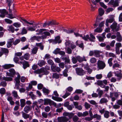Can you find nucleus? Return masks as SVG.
<instances>
[{
  "label": "nucleus",
  "instance_id": "f257e3e1",
  "mask_svg": "<svg viewBox=\"0 0 122 122\" xmlns=\"http://www.w3.org/2000/svg\"><path fill=\"white\" fill-rule=\"evenodd\" d=\"M9 72H7L6 73L7 76L11 77H4L3 78V80L7 81H10L13 80L12 77H14V75L15 74V71L13 68H11L9 70Z\"/></svg>",
  "mask_w": 122,
  "mask_h": 122
},
{
  "label": "nucleus",
  "instance_id": "f03ea898",
  "mask_svg": "<svg viewBox=\"0 0 122 122\" xmlns=\"http://www.w3.org/2000/svg\"><path fill=\"white\" fill-rule=\"evenodd\" d=\"M97 68L99 70L103 69L106 66L105 63L104 61L100 60L97 61Z\"/></svg>",
  "mask_w": 122,
  "mask_h": 122
},
{
  "label": "nucleus",
  "instance_id": "7ed1b4c3",
  "mask_svg": "<svg viewBox=\"0 0 122 122\" xmlns=\"http://www.w3.org/2000/svg\"><path fill=\"white\" fill-rule=\"evenodd\" d=\"M110 28L113 31H117L119 29V26L118 25L117 23L114 22L110 26Z\"/></svg>",
  "mask_w": 122,
  "mask_h": 122
},
{
  "label": "nucleus",
  "instance_id": "20e7f679",
  "mask_svg": "<svg viewBox=\"0 0 122 122\" xmlns=\"http://www.w3.org/2000/svg\"><path fill=\"white\" fill-rule=\"evenodd\" d=\"M35 73L39 74L41 73H43V74L47 75L49 74V72L45 71L44 68L42 67L40 69H37L34 71Z\"/></svg>",
  "mask_w": 122,
  "mask_h": 122
},
{
  "label": "nucleus",
  "instance_id": "39448f33",
  "mask_svg": "<svg viewBox=\"0 0 122 122\" xmlns=\"http://www.w3.org/2000/svg\"><path fill=\"white\" fill-rule=\"evenodd\" d=\"M76 71L77 74L79 76H83L86 73L81 68H76Z\"/></svg>",
  "mask_w": 122,
  "mask_h": 122
},
{
  "label": "nucleus",
  "instance_id": "423d86ee",
  "mask_svg": "<svg viewBox=\"0 0 122 122\" xmlns=\"http://www.w3.org/2000/svg\"><path fill=\"white\" fill-rule=\"evenodd\" d=\"M60 37L59 36H57L56 37L55 39H51L49 40V41L50 42H52L53 44H55L57 43H61V41L60 40Z\"/></svg>",
  "mask_w": 122,
  "mask_h": 122
},
{
  "label": "nucleus",
  "instance_id": "0eeeda50",
  "mask_svg": "<svg viewBox=\"0 0 122 122\" xmlns=\"http://www.w3.org/2000/svg\"><path fill=\"white\" fill-rule=\"evenodd\" d=\"M108 4L109 5H112V7H115L119 6L118 2L117 1H115L114 0H111Z\"/></svg>",
  "mask_w": 122,
  "mask_h": 122
},
{
  "label": "nucleus",
  "instance_id": "6e6552de",
  "mask_svg": "<svg viewBox=\"0 0 122 122\" xmlns=\"http://www.w3.org/2000/svg\"><path fill=\"white\" fill-rule=\"evenodd\" d=\"M57 119L58 122H67L69 120L68 118L64 116L58 117Z\"/></svg>",
  "mask_w": 122,
  "mask_h": 122
},
{
  "label": "nucleus",
  "instance_id": "1a4fd4ad",
  "mask_svg": "<svg viewBox=\"0 0 122 122\" xmlns=\"http://www.w3.org/2000/svg\"><path fill=\"white\" fill-rule=\"evenodd\" d=\"M8 12L6 11L5 9L0 10V17L2 18H4L5 15L8 14Z\"/></svg>",
  "mask_w": 122,
  "mask_h": 122
},
{
  "label": "nucleus",
  "instance_id": "9d476101",
  "mask_svg": "<svg viewBox=\"0 0 122 122\" xmlns=\"http://www.w3.org/2000/svg\"><path fill=\"white\" fill-rule=\"evenodd\" d=\"M51 70L54 72L57 71L58 72L61 71L60 68L58 67H56L55 64L51 66Z\"/></svg>",
  "mask_w": 122,
  "mask_h": 122
},
{
  "label": "nucleus",
  "instance_id": "9b49d317",
  "mask_svg": "<svg viewBox=\"0 0 122 122\" xmlns=\"http://www.w3.org/2000/svg\"><path fill=\"white\" fill-rule=\"evenodd\" d=\"M73 104L76 108L79 110H81L82 109V107L81 105H78L79 103L77 102H73Z\"/></svg>",
  "mask_w": 122,
  "mask_h": 122
},
{
  "label": "nucleus",
  "instance_id": "f8f14e48",
  "mask_svg": "<svg viewBox=\"0 0 122 122\" xmlns=\"http://www.w3.org/2000/svg\"><path fill=\"white\" fill-rule=\"evenodd\" d=\"M16 74L17 75V77L15 78V80L16 82L15 85L17 86H19V83L20 82V74L18 73H17Z\"/></svg>",
  "mask_w": 122,
  "mask_h": 122
},
{
  "label": "nucleus",
  "instance_id": "ddd939ff",
  "mask_svg": "<svg viewBox=\"0 0 122 122\" xmlns=\"http://www.w3.org/2000/svg\"><path fill=\"white\" fill-rule=\"evenodd\" d=\"M76 58L77 61L80 63H81L83 61H86L87 60L84 56L81 57L79 56H76Z\"/></svg>",
  "mask_w": 122,
  "mask_h": 122
},
{
  "label": "nucleus",
  "instance_id": "4468645a",
  "mask_svg": "<svg viewBox=\"0 0 122 122\" xmlns=\"http://www.w3.org/2000/svg\"><path fill=\"white\" fill-rule=\"evenodd\" d=\"M14 41V40L13 38L9 39L8 40L6 44L7 48H9L11 47L12 46V43H13Z\"/></svg>",
  "mask_w": 122,
  "mask_h": 122
},
{
  "label": "nucleus",
  "instance_id": "2eb2a0df",
  "mask_svg": "<svg viewBox=\"0 0 122 122\" xmlns=\"http://www.w3.org/2000/svg\"><path fill=\"white\" fill-rule=\"evenodd\" d=\"M74 115V114L72 112L69 113L68 112H64L63 114V115L64 116H68L69 117V119L72 118Z\"/></svg>",
  "mask_w": 122,
  "mask_h": 122
},
{
  "label": "nucleus",
  "instance_id": "dca6fc26",
  "mask_svg": "<svg viewBox=\"0 0 122 122\" xmlns=\"http://www.w3.org/2000/svg\"><path fill=\"white\" fill-rule=\"evenodd\" d=\"M41 38L40 36H34L31 38L30 40L32 41L36 40L38 41H39L41 40Z\"/></svg>",
  "mask_w": 122,
  "mask_h": 122
},
{
  "label": "nucleus",
  "instance_id": "f3484780",
  "mask_svg": "<svg viewBox=\"0 0 122 122\" xmlns=\"http://www.w3.org/2000/svg\"><path fill=\"white\" fill-rule=\"evenodd\" d=\"M14 66L13 64H5L2 66V67L5 69H9L10 68L13 67Z\"/></svg>",
  "mask_w": 122,
  "mask_h": 122
},
{
  "label": "nucleus",
  "instance_id": "a211bd4d",
  "mask_svg": "<svg viewBox=\"0 0 122 122\" xmlns=\"http://www.w3.org/2000/svg\"><path fill=\"white\" fill-rule=\"evenodd\" d=\"M116 34L117 40L119 42L121 41L122 38L120 33L119 32H117Z\"/></svg>",
  "mask_w": 122,
  "mask_h": 122
},
{
  "label": "nucleus",
  "instance_id": "6ab92c4d",
  "mask_svg": "<svg viewBox=\"0 0 122 122\" xmlns=\"http://www.w3.org/2000/svg\"><path fill=\"white\" fill-rule=\"evenodd\" d=\"M119 71H117V72H119V73H117L115 74V75L117 77V79L119 81L122 78V75L121 73L122 71L121 70H119Z\"/></svg>",
  "mask_w": 122,
  "mask_h": 122
},
{
  "label": "nucleus",
  "instance_id": "aec40b11",
  "mask_svg": "<svg viewBox=\"0 0 122 122\" xmlns=\"http://www.w3.org/2000/svg\"><path fill=\"white\" fill-rule=\"evenodd\" d=\"M76 44L77 46H78L79 47L81 48L82 49H83L84 48V46L83 42L81 43L80 42H78L77 41L76 42Z\"/></svg>",
  "mask_w": 122,
  "mask_h": 122
},
{
  "label": "nucleus",
  "instance_id": "412c9836",
  "mask_svg": "<svg viewBox=\"0 0 122 122\" xmlns=\"http://www.w3.org/2000/svg\"><path fill=\"white\" fill-rule=\"evenodd\" d=\"M31 107L29 106H26L24 109V111L26 113H28L31 109Z\"/></svg>",
  "mask_w": 122,
  "mask_h": 122
},
{
  "label": "nucleus",
  "instance_id": "4be33fe9",
  "mask_svg": "<svg viewBox=\"0 0 122 122\" xmlns=\"http://www.w3.org/2000/svg\"><path fill=\"white\" fill-rule=\"evenodd\" d=\"M102 53V52L101 51L97 50H94V56L97 57H99L101 55H100V54Z\"/></svg>",
  "mask_w": 122,
  "mask_h": 122
},
{
  "label": "nucleus",
  "instance_id": "5701e85b",
  "mask_svg": "<svg viewBox=\"0 0 122 122\" xmlns=\"http://www.w3.org/2000/svg\"><path fill=\"white\" fill-rule=\"evenodd\" d=\"M23 67L24 69H25L27 67H29V65L28 62L25 61H24L23 63Z\"/></svg>",
  "mask_w": 122,
  "mask_h": 122
},
{
  "label": "nucleus",
  "instance_id": "b1692460",
  "mask_svg": "<svg viewBox=\"0 0 122 122\" xmlns=\"http://www.w3.org/2000/svg\"><path fill=\"white\" fill-rule=\"evenodd\" d=\"M108 102V99L105 98H101L99 101L100 103L101 104L106 103Z\"/></svg>",
  "mask_w": 122,
  "mask_h": 122
},
{
  "label": "nucleus",
  "instance_id": "393cba45",
  "mask_svg": "<svg viewBox=\"0 0 122 122\" xmlns=\"http://www.w3.org/2000/svg\"><path fill=\"white\" fill-rule=\"evenodd\" d=\"M46 63L45 61L43 60H40L38 62L37 64L40 67H42L45 65Z\"/></svg>",
  "mask_w": 122,
  "mask_h": 122
},
{
  "label": "nucleus",
  "instance_id": "a878e982",
  "mask_svg": "<svg viewBox=\"0 0 122 122\" xmlns=\"http://www.w3.org/2000/svg\"><path fill=\"white\" fill-rule=\"evenodd\" d=\"M42 91L43 93L46 95H48L50 92V90L45 87L43 88Z\"/></svg>",
  "mask_w": 122,
  "mask_h": 122
},
{
  "label": "nucleus",
  "instance_id": "bb28decb",
  "mask_svg": "<svg viewBox=\"0 0 122 122\" xmlns=\"http://www.w3.org/2000/svg\"><path fill=\"white\" fill-rule=\"evenodd\" d=\"M13 98L11 97H8L7 98V100L10 102V104L11 105H13L15 104V102L13 100Z\"/></svg>",
  "mask_w": 122,
  "mask_h": 122
},
{
  "label": "nucleus",
  "instance_id": "cd10ccee",
  "mask_svg": "<svg viewBox=\"0 0 122 122\" xmlns=\"http://www.w3.org/2000/svg\"><path fill=\"white\" fill-rule=\"evenodd\" d=\"M36 46H37L40 47V49L41 50H43L44 49V46L42 43H36Z\"/></svg>",
  "mask_w": 122,
  "mask_h": 122
},
{
  "label": "nucleus",
  "instance_id": "c85d7f7f",
  "mask_svg": "<svg viewBox=\"0 0 122 122\" xmlns=\"http://www.w3.org/2000/svg\"><path fill=\"white\" fill-rule=\"evenodd\" d=\"M25 100L24 99H21L20 100V106L22 108L25 105Z\"/></svg>",
  "mask_w": 122,
  "mask_h": 122
},
{
  "label": "nucleus",
  "instance_id": "c756f323",
  "mask_svg": "<svg viewBox=\"0 0 122 122\" xmlns=\"http://www.w3.org/2000/svg\"><path fill=\"white\" fill-rule=\"evenodd\" d=\"M38 49V48L35 47L34 48H32L31 50V53L34 54H36Z\"/></svg>",
  "mask_w": 122,
  "mask_h": 122
},
{
  "label": "nucleus",
  "instance_id": "7c9ffc66",
  "mask_svg": "<svg viewBox=\"0 0 122 122\" xmlns=\"http://www.w3.org/2000/svg\"><path fill=\"white\" fill-rule=\"evenodd\" d=\"M93 119L96 118L97 120H100L101 119V116L98 115L97 114H96L93 115Z\"/></svg>",
  "mask_w": 122,
  "mask_h": 122
},
{
  "label": "nucleus",
  "instance_id": "2f4dec72",
  "mask_svg": "<svg viewBox=\"0 0 122 122\" xmlns=\"http://www.w3.org/2000/svg\"><path fill=\"white\" fill-rule=\"evenodd\" d=\"M52 98L54 100L58 102L61 101L62 100V99L60 97H55L54 96H52Z\"/></svg>",
  "mask_w": 122,
  "mask_h": 122
},
{
  "label": "nucleus",
  "instance_id": "473e14b6",
  "mask_svg": "<svg viewBox=\"0 0 122 122\" xmlns=\"http://www.w3.org/2000/svg\"><path fill=\"white\" fill-rule=\"evenodd\" d=\"M22 116L25 119H26L29 118L30 117L29 115L23 112H22Z\"/></svg>",
  "mask_w": 122,
  "mask_h": 122
},
{
  "label": "nucleus",
  "instance_id": "72a5a7b5",
  "mask_svg": "<svg viewBox=\"0 0 122 122\" xmlns=\"http://www.w3.org/2000/svg\"><path fill=\"white\" fill-rule=\"evenodd\" d=\"M89 40L92 42H94L95 39V37L92 34H90V35Z\"/></svg>",
  "mask_w": 122,
  "mask_h": 122
},
{
  "label": "nucleus",
  "instance_id": "f704fd0d",
  "mask_svg": "<svg viewBox=\"0 0 122 122\" xmlns=\"http://www.w3.org/2000/svg\"><path fill=\"white\" fill-rule=\"evenodd\" d=\"M114 16L113 15H112L111 16L110 19H107L106 20L109 23H112L113 22L114 20Z\"/></svg>",
  "mask_w": 122,
  "mask_h": 122
},
{
  "label": "nucleus",
  "instance_id": "c9c22d12",
  "mask_svg": "<svg viewBox=\"0 0 122 122\" xmlns=\"http://www.w3.org/2000/svg\"><path fill=\"white\" fill-rule=\"evenodd\" d=\"M97 84L100 86L102 88H104L105 86L103 85L102 81L101 80H99L98 81L97 83Z\"/></svg>",
  "mask_w": 122,
  "mask_h": 122
},
{
  "label": "nucleus",
  "instance_id": "e433bc0d",
  "mask_svg": "<svg viewBox=\"0 0 122 122\" xmlns=\"http://www.w3.org/2000/svg\"><path fill=\"white\" fill-rule=\"evenodd\" d=\"M12 93L13 94V96L15 97V98L17 99H20V98L17 94V92L15 91H14L12 92Z\"/></svg>",
  "mask_w": 122,
  "mask_h": 122
},
{
  "label": "nucleus",
  "instance_id": "4c0bfd02",
  "mask_svg": "<svg viewBox=\"0 0 122 122\" xmlns=\"http://www.w3.org/2000/svg\"><path fill=\"white\" fill-rule=\"evenodd\" d=\"M63 31L64 32H66L67 33L71 34L73 32L74 30H67L66 29H63Z\"/></svg>",
  "mask_w": 122,
  "mask_h": 122
},
{
  "label": "nucleus",
  "instance_id": "58836bf2",
  "mask_svg": "<svg viewBox=\"0 0 122 122\" xmlns=\"http://www.w3.org/2000/svg\"><path fill=\"white\" fill-rule=\"evenodd\" d=\"M27 30L25 27H23L21 30V34L22 35L26 34L27 33Z\"/></svg>",
  "mask_w": 122,
  "mask_h": 122
},
{
  "label": "nucleus",
  "instance_id": "ea45409f",
  "mask_svg": "<svg viewBox=\"0 0 122 122\" xmlns=\"http://www.w3.org/2000/svg\"><path fill=\"white\" fill-rule=\"evenodd\" d=\"M8 30L9 31H11L12 33H13L15 31L14 28L12 25H10L8 27Z\"/></svg>",
  "mask_w": 122,
  "mask_h": 122
},
{
  "label": "nucleus",
  "instance_id": "a19ab883",
  "mask_svg": "<svg viewBox=\"0 0 122 122\" xmlns=\"http://www.w3.org/2000/svg\"><path fill=\"white\" fill-rule=\"evenodd\" d=\"M98 97L99 98H101L103 92L102 90H98Z\"/></svg>",
  "mask_w": 122,
  "mask_h": 122
},
{
  "label": "nucleus",
  "instance_id": "79ce46f5",
  "mask_svg": "<svg viewBox=\"0 0 122 122\" xmlns=\"http://www.w3.org/2000/svg\"><path fill=\"white\" fill-rule=\"evenodd\" d=\"M99 15L102 16L103 15L104 13V10L102 8H100L99 9Z\"/></svg>",
  "mask_w": 122,
  "mask_h": 122
},
{
  "label": "nucleus",
  "instance_id": "37998d69",
  "mask_svg": "<svg viewBox=\"0 0 122 122\" xmlns=\"http://www.w3.org/2000/svg\"><path fill=\"white\" fill-rule=\"evenodd\" d=\"M13 25L16 28H19L21 26V24L19 22H15L13 24Z\"/></svg>",
  "mask_w": 122,
  "mask_h": 122
},
{
  "label": "nucleus",
  "instance_id": "c03bdc74",
  "mask_svg": "<svg viewBox=\"0 0 122 122\" xmlns=\"http://www.w3.org/2000/svg\"><path fill=\"white\" fill-rule=\"evenodd\" d=\"M7 2L8 3V5L9 7V10L10 13H11L12 12V10L10 9V6L12 4V0H8L7 1Z\"/></svg>",
  "mask_w": 122,
  "mask_h": 122
},
{
  "label": "nucleus",
  "instance_id": "a18cd8bd",
  "mask_svg": "<svg viewBox=\"0 0 122 122\" xmlns=\"http://www.w3.org/2000/svg\"><path fill=\"white\" fill-rule=\"evenodd\" d=\"M81 37L83 39L86 41H87L88 39L89 40V36L88 35H84L83 36L82 35V37Z\"/></svg>",
  "mask_w": 122,
  "mask_h": 122
},
{
  "label": "nucleus",
  "instance_id": "49530a36",
  "mask_svg": "<svg viewBox=\"0 0 122 122\" xmlns=\"http://www.w3.org/2000/svg\"><path fill=\"white\" fill-rule=\"evenodd\" d=\"M50 99H45L44 100V105H47L48 104H49Z\"/></svg>",
  "mask_w": 122,
  "mask_h": 122
},
{
  "label": "nucleus",
  "instance_id": "de8ad7c7",
  "mask_svg": "<svg viewBox=\"0 0 122 122\" xmlns=\"http://www.w3.org/2000/svg\"><path fill=\"white\" fill-rule=\"evenodd\" d=\"M46 29H41L39 30V32L38 33H36V34L37 35H39L42 34L43 31H46Z\"/></svg>",
  "mask_w": 122,
  "mask_h": 122
},
{
  "label": "nucleus",
  "instance_id": "09e8293b",
  "mask_svg": "<svg viewBox=\"0 0 122 122\" xmlns=\"http://www.w3.org/2000/svg\"><path fill=\"white\" fill-rule=\"evenodd\" d=\"M28 30L31 31H34L36 30V28L35 26H33V27H29L27 28Z\"/></svg>",
  "mask_w": 122,
  "mask_h": 122
},
{
  "label": "nucleus",
  "instance_id": "8fccbe9b",
  "mask_svg": "<svg viewBox=\"0 0 122 122\" xmlns=\"http://www.w3.org/2000/svg\"><path fill=\"white\" fill-rule=\"evenodd\" d=\"M110 112L108 111H106L105 112L104 114V116L106 118H108L109 117V114Z\"/></svg>",
  "mask_w": 122,
  "mask_h": 122
},
{
  "label": "nucleus",
  "instance_id": "3c124183",
  "mask_svg": "<svg viewBox=\"0 0 122 122\" xmlns=\"http://www.w3.org/2000/svg\"><path fill=\"white\" fill-rule=\"evenodd\" d=\"M96 61L97 60L96 58L94 57L91 58L90 60V62L92 64L96 62Z\"/></svg>",
  "mask_w": 122,
  "mask_h": 122
},
{
  "label": "nucleus",
  "instance_id": "603ef678",
  "mask_svg": "<svg viewBox=\"0 0 122 122\" xmlns=\"http://www.w3.org/2000/svg\"><path fill=\"white\" fill-rule=\"evenodd\" d=\"M19 86H17L16 89H17L19 90V91L21 93L24 92L25 91V89L23 88H20Z\"/></svg>",
  "mask_w": 122,
  "mask_h": 122
},
{
  "label": "nucleus",
  "instance_id": "864d4df0",
  "mask_svg": "<svg viewBox=\"0 0 122 122\" xmlns=\"http://www.w3.org/2000/svg\"><path fill=\"white\" fill-rule=\"evenodd\" d=\"M1 51L3 53H6L9 52L8 49L5 48H2Z\"/></svg>",
  "mask_w": 122,
  "mask_h": 122
},
{
  "label": "nucleus",
  "instance_id": "5fc2aeb1",
  "mask_svg": "<svg viewBox=\"0 0 122 122\" xmlns=\"http://www.w3.org/2000/svg\"><path fill=\"white\" fill-rule=\"evenodd\" d=\"M68 72V69H66L64 70L63 72V74L64 76L67 77L68 76V74H67Z\"/></svg>",
  "mask_w": 122,
  "mask_h": 122
},
{
  "label": "nucleus",
  "instance_id": "6e6d98bb",
  "mask_svg": "<svg viewBox=\"0 0 122 122\" xmlns=\"http://www.w3.org/2000/svg\"><path fill=\"white\" fill-rule=\"evenodd\" d=\"M21 19L24 21L27 24H28L30 25H33V23L34 22V21H30V22H32L30 23L29 22H28L26 20L24 19H23L22 18H21Z\"/></svg>",
  "mask_w": 122,
  "mask_h": 122
},
{
  "label": "nucleus",
  "instance_id": "4d7b16f0",
  "mask_svg": "<svg viewBox=\"0 0 122 122\" xmlns=\"http://www.w3.org/2000/svg\"><path fill=\"white\" fill-rule=\"evenodd\" d=\"M59 75L56 73H53L52 75L53 77L56 78H59Z\"/></svg>",
  "mask_w": 122,
  "mask_h": 122
},
{
  "label": "nucleus",
  "instance_id": "13d9d810",
  "mask_svg": "<svg viewBox=\"0 0 122 122\" xmlns=\"http://www.w3.org/2000/svg\"><path fill=\"white\" fill-rule=\"evenodd\" d=\"M42 116L44 118H46L48 116V114L45 112H43L42 113Z\"/></svg>",
  "mask_w": 122,
  "mask_h": 122
},
{
  "label": "nucleus",
  "instance_id": "bf43d9fd",
  "mask_svg": "<svg viewBox=\"0 0 122 122\" xmlns=\"http://www.w3.org/2000/svg\"><path fill=\"white\" fill-rule=\"evenodd\" d=\"M86 69L87 70L88 73L89 74H91L92 71V69L88 67H86Z\"/></svg>",
  "mask_w": 122,
  "mask_h": 122
},
{
  "label": "nucleus",
  "instance_id": "052dcab7",
  "mask_svg": "<svg viewBox=\"0 0 122 122\" xmlns=\"http://www.w3.org/2000/svg\"><path fill=\"white\" fill-rule=\"evenodd\" d=\"M102 30L101 28H97L94 31L95 32L100 33L102 31Z\"/></svg>",
  "mask_w": 122,
  "mask_h": 122
},
{
  "label": "nucleus",
  "instance_id": "680f3d73",
  "mask_svg": "<svg viewBox=\"0 0 122 122\" xmlns=\"http://www.w3.org/2000/svg\"><path fill=\"white\" fill-rule=\"evenodd\" d=\"M30 56L28 53L25 54L24 55V58L26 60H28L29 59Z\"/></svg>",
  "mask_w": 122,
  "mask_h": 122
},
{
  "label": "nucleus",
  "instance_id": "e2e57ef3",
  "mask_svg": "<svg viewBox=\"0 0 122 122\" xmlns=\"http://www.w3.org/2000/svg\"><path fill=\"white\" fill-rule=\"evenodd\" d=\"M72 62L74 64H75L77 62V60L76 58V57H73L72 59Z\"/></svg>",
  "mask_w": 122,
  "mask_h": 122
},
{
  "label": "nucleus",
  "instance_id": "0e129e2a",
  "mask_svg": "<svg viewBox=\"0 0 122 122\" xmlns=\"http://www.w3.org/2000/svg\"><path fill=\"white\" fill-rule=\"evenodd\" d=\"M56 103L55 102L53 101H52L50 100L49 103V105L50 106L53 105L55 107L56 104Z\"/></svg>",
  "mask_w": 122,
  "mask_h": 122
},
{
  "label": "nucleus",
  "instance_id": "69168bd1",
  "mask_svg": "<svg viewBox=\"0 0 122 122\" xmlns=\"http://www.w3.org/2000/svg\"><path fill=\"white\" fill-rule=\"evenodd\" d=\"M5 21L7 23L10 24H11L12 23V21L11 20L7 19H5Z\"/></svg>",
  "mask_w": 122,
  "mask_h": 122
},
{
  "label": "nucleus",
  "instance_id": "338daca9",
  "mask_svg": "<svg viewBox=\"0 0 122 122\" xmlns=\"http://www.w3.org/2000/svg\"><path fill=\"white\" fill-rule=\"evenodd\" d=\"M60 49L59 48H57L53 51V53L55 54H57L59 53Z\"/></svg>",
  "mask_w": 122,
  "mask_h": 122
},
{
  "label": "nucleus",
  "instance_id": "774afa93",
  "mask_svg": "<svg viewBox=\"0 0 122 122\" xmlns=\"http://www.w3.org/2000/svg\"><path fill=\"white\" fill-rule=\"evenodd\" d=\"M7 83L4 81L2 82L0 84V86H2L3 87H5L6 86Z\"/></svg>",
  "mask_w": 122,
  "mask_h": 122
}]
</instances>
